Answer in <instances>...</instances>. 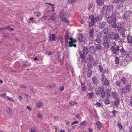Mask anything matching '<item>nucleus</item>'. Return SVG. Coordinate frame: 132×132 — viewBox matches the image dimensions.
Instances as JSON below:
<instances>
[{
    "label": "nucleus",
    "mask_w": 132,
    "mask_h": 132,
    "mask_svg": "<svg viewBox=\"0 0 132 132\" xmlns=\"http://www.w3.org/2000/svg\"><path fill=\"white\" fill-rule=\"evenodd\" d=\"M108 9V7L105 5H104L102 8V14L103 16H105L107 13V10Z\"/></svg>",
    "instance_id": "423d86ee"
},
{
    "label": "nucleus",
    "mask_w": 132,
    "mask_h": 132,
    "mask_svg": "<svg viewBox=\"0 0 132 132\" xmlns=\"http://www.w3.org/2000/svg\"><path fill=\"white\" fill-rule=\"evenodd\" d=\"M95 42H96L98 44H100L101 42V39L100 38H98L97 37V38L95 39Z\"/></svg>",
    "instance_id": "49530a36"
},
{
    "label": "nucleus",
    "mask_w": 132,
    "mask_h": 132,
    "mask_svg": "<svg viewBox=\"0 0 132 132\" xmlns=\"http://www.w3.org/2000/svg\"><path fill=\"white\" fill-rule=\"evenodd\" d=\"M100 93H101V97L102 98H104L105 96V92L104 90V88L102 87V90L101 91Z\"/></svg>",
    "instance_id": "ddd939ff"
},
{
    "label": "nucleus",
    "mask_w": 132,
    "mask_h": 132,
    "mask_svg": "<svg viewBox=\"0 0 132 132\" xmlns=\"http://www.w3.org/2000/svg\"><path fill=\"white\" fill-rule=\"evenodd\" d=\"M121 81L123 82V83L124 84H125L126 83V82L127 81V79L125 77H123L122 78H121Z\"/></svg>",
    "instance_id": "e433bc0d"
},
{
    "label": "nucleus",
    "mask_w": 132,
    "mask_h": 132,
    "mask_svg": "<svg viewBox=\"0 0 132 132\" xmlns=\"http://www.w3.org/2000/svg\"><path fill=\"white\" fill-rule=\"evenodd\" d=\"M117 126L120 130H123V127L120 124H117Z\"/></svg>",
    "instance_id": "5fc2aeb1"
},
{
    "label": "nucleus",
    "mask_w": 132,
    "mask_h": 132,
    "mask_svg": "<svg viewBox=\"0 0 132 132\" xmlns=\"http://www.w3.org/2000/svg\"><path fill=\"white\" fill-rule=\"evenodd\" d=\"M96 49H97L98 50H100L102 48V47L101 44L99 43L96 44Z\"/></svg>",
    "instance_id": "f704fd0d"
},
{
    "label": "nucleus",
    "mask_w": 132,
    "mask_h": 132,
    "mask_svg": "<svg viewBox=\"0 0 132 132\" xmlns=\"http://www.w3.org/2000/svg\"><path fill=\"white\" fill-rule=\"evenodd\" d=\"M87 67L88 68V69L91 70V68L92 69V64L90 62H88L87 64Z\"/></svg>",
    "instance_id": "ea45409f"
},
{
    "label": "nucleus",
    "mask_w": 132,
    "mask_h": 132,
    "mask_svg": "<svg viewBox=\"0 0 132 132\" xmlns=\"http://www.w3.org/2000/svg\"><path fill=\"white\" fill-rule=\"evenodd\" d=\"M76 104L75 101H71L69 103L70 105H75Z\"/></svg>",
    "instance_id": "6e6d98bb"
},
{
    "label": "nucleus",
    "mask_w": 132,
    "mask_h": 132,
    "mask_svg": "<svg viewBox=\"0 0 132 132\" xmlns=\"http://www.w3.org/2000/svg\"><path fill=\"white\" fill-rule=\"evenodd\" d=\"M81 90L83 91H85L86 89V86L84 85L82 82H81Z\"/></svg>",
    "instance_id": "2f4dec72"
},
{
    "label": "nucleus",
    "mask_w": 132,
    "mask_h": 132,
    "mask_svg": "<svg viewBox=\"0 0 132 132\" xmlns=\"http://www.w3.org/2000/svg\"><path fill=\"white\" fill-rule=\"evenodd\" d=\"M55 85L54 84L49 85L47 86L48 88H49L53 87L55 86Z\"/></svg>",
    "instance_id": "774afa93"
},
{
    "label": "nucleus",
    "mask_w": 132,
    "mask_h": 132,
    "mask_svg": "<svg viewBox=\"0 0 132 132\" xmlns=\"http://www.w3.org/2000/svg\"><path fill=\"white\" fill-rule=\"evenodd\" d=\"M94 94L92 92L87 93V96L88 98L89 99H91L94 96Z\"/></svg>",
    "instance_id": "bb28decb"
},
{
    "label": "nucleus",
    "mask_w": 132,
    "mask_h": 132,
    "mask_svg": "<svg viewBox=\"0 0 132 132\" xmlns=\"http://www.w3.org/2000/svg\"><path fill=\"white\" fill-rule=\"evenodd\" d=\"M125 55H126L125 56H126V57L125 58V60H128V59H129V60H130V59H131V58L129 56L126 54H125Z\"/></svg>",
    "instance_id": "864d4df0"
},
{
    "label": "nucleus",
    "mask_w": 132,
    "mask_h": 132,
    "mask_svg": "<svg viewBox=\"0 0 132 132\" xmlns=\"http://www.w3.org/2000/svg\"><path fill=\"white\" fill-rule=\"evenodd\" d=\"M83 36L82 34L80 33L78 34V39L79 42H82L83 41Z\"/></svg>",
    "instance_id": "2eb2a0df"
},
{
    "label": "nucleus",
    "mask_w": 132,
    "mask_h": 132,
    "mask_svg": "<svg viewBox=\"0 0 132 132\" xmlns=\"http://www.w3.org/2000/svg\"><path fill=\"white\" fill-rule=\"evenodd\" d=\"M87 87L88 90L89 91H92L93 88V87L92 86L90 83L89 82L88 84Z\"/></svg>",
    "instance_id": "393cba45"
},
{
    "label": "nucleus",
    "mask_w": 132,
    "mask_h": 132,
    "mask_svg": "<svg viewBox=\"0 0 132 132\" xmlns=\"http://www.w3.org/2000/svg\"><path fill=\"white\" fill-rule=\"evenodd\" d=\"M79 54H80V57L81 58L83 59H84L86 57L85 55L86 54H82L80 52H79Z\"/></svg>",
    "instance_id": "c03bdc74"
},
{
    "label": "nucleus",
    "mask_w": 132,
    "mask_h": 132,
    "mask_svg": "<svg viewBox=\"0 0 132 132\" xmlns=\"http://www.w3.org/2000/svg\"><path fill=\"white\" fill-rule=\"evenodd\" d=\"M97 128L98 129L100 130L102 126L101 123L99 121L97 122L96 123Z\"/></svg>",
    "instance_id": "c85d7f7f"
},
{
    "label": "nucleus",
    "mask_w": 132,
    "mask_h": 132,
    "mask_svg": "<svg viewBox=\"0 0 132 132\" xmlns=\"http://www.w3.org/2000/svg\"><path fill=\"white\" fill-rule=\"evenodd\" d=\"M131 88L130 85L129 84L127 83L126 86V90L129 91L130 90Z\"/></svg>",
    "instance_id": "4c0bfd02"
},
{
    "label": "nucleus",
    "mask_w": 132,
    "mask_h": 132,
    "mask_svg": "<svg viewBox=\"0 0 132 132\" xmlns=\"http://www.w3.org/2000/svg\"><path fill=\"white\" fill-rule=\"evenodd\" d=\"M102 78L101 79V81H103V80L104 79H105V78H104L105 77V75H104V73H102Z\"/></svg>",
    "instance_id": "69168bd1"
},
{
    "label": "nucleus",
    "mask_w": 132,
    "mask_h": 132,
    "mask_svg": "<svg viewBox=\"0 0 132 132\" xmlns=\"http://www.w3.org/2000/svg\"><path fill=\"white\" fill-rule=\"evenodd\" d=\"M105 1L103 0H97L96 3L98 6H102L103 5Z\"/></svg>",
    "instance_id": "4468645a"
},
{
    "label": "nucleus",
    "mask_w": 132,
    "mask_h": 132,
    "mask_svg": "<svg viewBox=\"0 0 132 132\" xmlns=\"http://www.w3.org/2000/svg\"><path fill=\"white\" fill-rule=\"evenodd\" d=\"M131 14V12L129 11L126 12L123 16V19L124 20L127 19L130 16Z\"/></svg>",
    "instance_id": "6e6552de"
},
{
    "label": "nucleus",
    "mask_w": 132,
    "mask_h": 132,
    "mask_svg": "<svg viewBox=\"0 0 132 132\" xmlns=\"http://www.w3.org/2000/svg\"><path fill=\"white\" fill-rule=\"evenodd\" d=\"M112 94V97L114 99H115L117 97V93L116 92L114 91V92H111Z\"/></svg>",
    "instance_id": "c756f323"
},
{
    "label": "nucleus",
    "mask_w": 132,
    "mask_h": 132,
    "mask_svg": "<svg viewBox=\"0 0 132 132\" xmlns=\"http://www.w3.org/2000/svg\"><path fill=\"white\" fill-rule=\"evenodd\" d=\"M115 64H117L119 63V58L117 56H116L115 58Z\"/></svg>",
    "instance_id": "a18cd8bd"
},
{
    "label": "nucleus",
    "mask_w": 132,
    "mask_h": 132,
    "mask_svg": "<svg viewBox=\"0 0 132 132\" xmlns=\"http://www.w3.org/2000/svg\"><path fill=\"white\" fill-rule=\"evenodd\" d=\"M103 44L105 48L108 49L109 47V44L107 42H103Z\"/></svg>",
    "instance_id": "a878e982"
},
{
    "label": "nucleus",
    "mask_w": 132,
    "mask_h": 132,
    "mask_svg": "<svg viewBox=\"0 0 132 132\" xmlns=\"http://www.w3.org/2000/svg\"><path fill=\"white\" fill-rule=\"evenodd\" d=\"M125 28L121 24H118L117 27V30L120 32H122L124 31Z\"/></svg>",
    "instance_id": "9d476101"
},
{
    "label": "nucleus",
    "mask_w": 132,
    "mask_h": 132,
    "mask_svg": "<svg viewBox=\"0 0 132 132\" xmlns=\"http://www.w3.org/2000/svg\"><path fill=\"white\" fill-rule=\"evenodd\" d=\"M95 18L94 16V15H91L90 16H89V19H90L91 20H93L95 21Z\"/></svg>",
    "instance_id": "603ef678"
},
{
    "label": "nucleus",
    "mask_w": 132,
    "mask_h": 132,
    "mask_svg": "<svg viewBox=\"0 0 132 132\" xmlns=\"http://www.w3.org/2000/svg\"><path fill=\"white\" fill-rule=\"evenodd\" d=\"M114 99L115 100L114 102V105L117 106H118L120 103V100L118 98H116Z\"/></svg>",
    "instance_id": "5701e85b"
},
{
    "label": "nucleus",
    "mask_w": 132,
    "mask_h": 132,
    "mask_svg": "<svg viewBox=\"0 0 132 132\" xmlns=\"http://www.w3.org/2000/svg\"><path fill=\"white\" fill-rule=\"evenodd\" d=\"M42 105V103L41 102L38 103L37 104V107L40 108Z\"/></svg>",
    "instance_id": "8fccbe9b"
},
{
    "label": "nucleus",
    "mask_w": 132,
    "mask_h": 132,
    "mask_svg": "<svg viewBox=\"0 0 132 132\" xmlns=\"http://www.w3.org/2000/svg\"><path fill=\"white\" fill-rule=\"evenodd\" d=\"M120 52L123 54H126L125 53H127L126 51L122 47V48L120 49Z\"/></svg>",
    "instance_id": "37998d69"
},
{
    "label": "nucleus",
    "mask_w": 132,
    "mask_h": 132,
    "mask_svg": "<svg viewBox=\"0 0 132 132\" xmlns=\"http://www.w3.org/2000/svg\"><path fill=\"white\" fill-rule=\"evenodd\" d=\"M55 34H53L52 35V38L51 36H49L48 37L49 38L48 41L51 42L52 40L54 41L55 40Z\"/></svg>",
    "instance_id": "a211bd4d"
},
{
    "label": "nucleus",
    "mask_w": 132,
    "mask_h": 132,
    "mask_svg": "<svg viewBox=\"0 0 132 132\" xmlns=\"http://www.w3.org/2000/svg\"><path fill=\"white\" fill-rule=\"evenodd\" d=\"M110 49L113 54H117V52L120 51V46L118 45H117L116 47L114 46H112L111 47Z\"/></svg>",
    "instance_id": "7ed1b4c3"
},
{
    "label": "nucleus",
    "mask_w": 132,
    "mask_h": 132,
    "mask_svg": "<svg viewBox=\"0 0 132 132\" xmlns=\"http://www.w3.org/2000/svg\"><path fill=\"white\" fill-rule=\"evenodd\" d=\"M109 97H107L103 100L104 103L106 105L109 104L110 103Z\"/></svg>",
    "instance_id": "dca6fc26"
},
{
    "label": "nucleus",
    "mask_w": 132,
    "mask_h": 132,
    "mask_svg": "<svg viewBox=\"0 0 132 132\" xmlns=\"http://www.w3.org/2000/svg\"><path fill=\"white\" fill-rule=\"evenodd\" d=\"M108 40V37L106 35H105L102 36V40L104 42H107Z\"/></svg>",
    "instance_id": "7c9ffc66"
},
{
    "label": "nucleus",
    "mask_w": 132,
    "mask_h": 132,
    "mask_svg": "<svg viewBox=\"0 0 132 132\" xmlns=\"http://www.w3.org/2000/svg\"><path fill=\"white\" fill-rule=\"evenodd\" d=\"M70 16V14L69 12H61L60 14V19L62 18L69 17Z\"/></svg>",
    "instance_id": "20e7f679"
},
{
    "label": "nucleus",
    "mask_w": 132,
    "mask_h": 132,
    "mask_svg": "<svg viewBox=\"0 0 132 132\" xmlns=\"http://www.w3.org/2000/svg\"><path fill=\"white\" fill-rule=\"evenodd\" d=\"M105 94L107 97H110V93L111 92V90L109 89H107L105 91Z\"/></svg>",
    "instance_id": "cd10ccee"
},
{
    "label": "nucleus",
    "mask_w": 132,
    "mask_h": 132,
    "mask_svg": "<svg viewBox=\"0 0 132 132\" xmlns=\"http://www.w3.org/2000/svg\"><path fill=\"white\" fill-rule=\"evenodd\" d=\"M121 81H116V84L117 86H118L119 87L121 86Z\"/></svg>",
    "instance_id": "09e8293b"
},
{
    "label": "nucleus",
    "mask_w": 132,
    "mask_h": 132,
    "mask_svg": "<svg viewBox=\"0 0 132 132\" xmlns=\"http://www.w3.org/2000/svg\"><path fill=\"white\" fill-rule=\"evenodd\" d=\"M93 6V5L91 4H89V5H88V9L89 11H90V8L92 7Z\"/></svg>",
    "instance_id": "e2e57ef3"
},
{
    "label": "nucleus",
    "mask_w": 132,
    "mask_h": 132,
    "mask_svg": "<svg viewBox=\"0 0 132 132\" xmlns=\"http://www.w3.org/2000/svg\"><path fill=\"white\" fill-rule=\"evenodd\" d=\"M94 31V29L93 28L91 29L89 31V35L90 37H94L93 32Z\"/></svg>",
    "instance_id": "6ab92c4d"
},
{
    "label": "nucleus",
    "mask_w": 132,
    "mask_h": 132,
    "mask_svg": "<svg viewBox=\"0 0 132 132\" xmlns=\"http://www.w3.org/2000/svg\"><path fill=\"white\" fill-rule=\"evenodd\" d=\"M90 52L92 54H94L97 51L96 48L94 46H92L89 47Z\"/></svg>",
    "instance_id": "9b49d317"
},
{
    "label": "nucleus",
    "mask_w": 132,
    "mask_h": 132,
    "mask_svg": "<svg viewBox=\"0 0 132 132\" xmlns=\"http://www.w3.org/2000/svg\"><path fill=\"white\" fill-rule=\"evenodd\" d=\"M95 21L93 20H91L90 22L89 23V26L90 27H92L94 25Z\"/></svg>",
    "instance_id": "79ce46f5"
},
{
    "label": "nucleus",
    "mask_w": 132,
    "mask_h": 132,
    "mask_svg": "<svg viewBox=\"0 0 132 132\" xmlns=\"http://www.w3.org/2000/svg\"><path fill=\"white\" fill-rule=\"evenodd\" d=\"M103 17L101 14H99L95 18V21L96 22L98 21H101L103 19Z\"/></svg>",
    "instance_id": "f8f14e48"
},
{
    "label": "nucleus",
    "mask_w": 132,
    "mask_h": 132,
    "mask_svg": "<svg viewBox=\"0 0 132 132\" xmlns=\"http://www.w3.org/2000/svg\"><path fill=\"white\" fill-rule=\"evenodd\" d=\"M6 99L10 101H12L13 102H14L13 99L11 97H10L8 96L6 97Z\"/></svg>",
    "instance_id": "3c124183"
},
{
    "label": "nucleus",
    "mask_w": 132,
    "mask_h": 132,
    "mask_svg": "<svg viewBox=\"0 0 132 132\" xmlns=\"http://www.w3.org/2000/svg\"><path fill=\"white\" fill-rule=\"evenodd\" d=\"M102 88V87H99L96 89L95 94L96 95H98L100 94Z\"/></svg>",
    "instance_id": "aec40b11"
},
{
    "label": "nucleus",
    "mask_w": 132,
    "mask_h": 132,
    "mask_svg": "<svg viewBox=\"0 0 132 132\" xmlns=\"http://www.w3.org/2000/svg\"><path fill=\"white\" fill-rule=\"evenodd\" d=\"M120 33V35H121L123 37H125V33L124 31L122 32H121Z\"/></svg>",
    "instance_id": "13d9d810"
},
{
    "label": "nucleus",
    "mask_w": 132,
    "mask_h": 132,
    "mask_svg": "<svg viewBox=\"0 0 132 132\" xmlns=\"http://www.w3.org/2000/svg\"><path fill=\"white\" fill-rule=\"evenodd\" d=\"M118 112L116 111L115 110H113L112 111V113L113 116H116V113H118Z\"/></svg>",
    "instance_id": "680f3d73"
},
{
    "label": "nucleus",
    "mask_w": 132,
    "mask_h": 132,
    "mask_svg": "<svg viewBox=\"0 0 132 132\" xmlns=\"http://www.w3.org/2000/svg\"><path fill=\"white\" fill-rule=\"evenodd\" d=\"M88 60L90 62H91L93 60V56L92 55H89L88 56Z\"/></svg>",
    "instance_id": "a19ab883"
},
{
    "label": "nucleus",
    "mask_w": 132,
    "mask_h": 132,
    "mask_svg": "<svg viewBox=\"0 0 132 132\" xmlns=\"http://www.w3.org/2000/svg\"><path fill=\"white\" fill-rule=\"evenodd\" d=\"M69 33L68 31H66L65 32V42L67 43H68V39L69 38Z\"/></svg>",
    "instance_id": "f3484780"
},
{
    "label": "nucleus",
    "mask_w": 132,
    "mask_h": 132,
    "mask_svg": "<svg viewBox=\"0 0 132 132\" xmlns=\"http://www.w3.org/2000/svg\"><path fill=\"white\" fill-rule=\"evenodd\" d=\"M51 15H52V16L50 17L51 20L53 21H55V19L54 18V15L53 13H52Z\"/></svg>",
    "instance_id": "4d7b16f0"
},
{
    "label": "nucleus",
    "mask_w": 132,
    "mask_h": 132,
    "mask_svg": "<svg viewBox=\"0 0 132 132\" xmlns=\"http://www.w3.org/2000/svg\"><path fill=\"white\" fill-rule=\"evenodd\" d=\"M108 7V9H109L110 10H112L113 8V6L112 5H107Z\"/></svg>",
    "instance_id": "0e129e2a"
},
{
    "label": "nucleus",
    "mask_w": 132,
    "mask_h": 132,
    "mask_svg": "<svg viewBox=\"0 0 132 132\" xmlns=\"http://www.w3.org/2000/svg\"><path fill=\"white\" fill-rule=\"evenodd\" d=\"M95 105L97 107H100L101 105V104L100 103H99L98 102H97L95 104Z\"/></svg>",
    "instance_id": "052dcab7"
},
{
    "label": "nucleus",
    "mask_w": 132,
    "mask_h": 132,
    "mask_svg": "<svg viewBox=\"0 0 132 132\" xmlns=\"http://www.w3.org/2000/svg\"><path fill=\"white\" fill-rule=\"evenodd\" d=\"M82 52L83 54H87L88 53V48L86 47H84Z\"/></svg>",
    "instance_id": "473e14b6"
},
{
    "label": "nucleus",
    "mask_w": 132,
    "mask_h": 132,
    "mask_svg": "<svg viewBox=\"0 0 132 132\" xmlns=\"http://www.w3.org/2000/svg\"><path fill=\"white\" fill-rule=\"evenodd\" d=\"M92 80L93 83L96 86H97V84L99 83L98 79L96 76L93 77L92 78Z\"/></svg>",
    "instance_id": "0eeeda50"
},
{
    "label": "nucleus",
    "mask_w": 132,
    "mask_h": 132,
    "mask_svg": "<svg viewBox=\"0 0 132 132\" xmlns=\"http://www.w3.org/2000/svg\"><path fill=\"white\" fill-rule=\"evenodd\" d=\"M99 69L100 70V71L101 72H102L103 70V68L102 66L100 65H99Z\"/></svg>",
    "instance_id": "bf43d9fd"
},
{
    "label": "nucleus",
    "mask_w": 132,
    "mask_h": 132,
    "mask_svg": "<svg viewBox=\"0 0 132 132\" xmlns=\"http://www.w3.org/2000/svg\"><path fill=\"white\" fill-rule=\"evenodd\" d=\"M127 39L128 43H132V36H128L127 37Z\"/></svg>",
    "instance_id": "72a5a7b5"
},
{
    "label": "nucleus",
    "mask_w": 132,
    "mask_h": 132,
    "mask_svg": "<svg viewBox=\"0 0 132 132\" xmlns=\"http://www.w3.org/2000/svg\"><path fill=\"white\" fill-rule=\"evenodd\" d=\"M122 92H121V93L123 94L124 95L125 94V89L124 88H121Z\"/></svg>",
    "instance_id": "338daca9"
},
{
    "label": "nucleus",
    "mask_w": 132,
    "mask_h": 132,
    "mask_svg": "<svg viewBox=\"0 0 132 132\" xmlns=\"http://www.w3.org/2000/svg\"><path fill=\"white\" fill-rule=\"evenodd\" d=\"M62 21V22H64L67 24H69L70 22L66 18H61Z\"/></svg>",
    "instance_id": "b1692460"
},
{
    "label": "nucleus",
    "mask_w": 132,
    "mask_h": 132,
    "mask_svg": "<svg viewBox=\"0 0 132 132\" xmlns=\"http://www.w3.org/2000/svg\"><path fill=\"white\" fill-rule=\"evenodd\" d=\"M102 83L104 84L105 85L107 86H109L110 84L109 83V81H108V80L106 79V78H105L104 80L103 81H102Z\"/></svg>",
    "instance_id": "412c9836"
},
{
    "label": "nucleus",
    "mask_w": 132,
    "mask_h": 132,
    "mask_svg": "<svg viewBox=\"0 0 132 132\" xmlns=\"http://www.w3.org/2000/svg\"><path fill=\"white\" fill-rule=\"evenodd\" d=\"M69 39L70 41L69 42H70V43H76L77 42L76 40L73 39L72 37L70 38Z\"/></svg>",
    "instance_id": "58836bf2"
},
{
    "label": "nucleus",
    "mask_w": 132,
    "mask_h": 132,
    "mask_svg": "<svg viewBox=\"0 0 132 132\" xmlns=\"http://www.w3.org/2000/svg\"><path fill=\"white\" fill-rule=\"evenodd\" d=\"M106 22L102 21L100 22L98 24V28L99 29H102L105 28L104 27L106 26Z\"/></svg>",
    "instance_id": "1a4fd4ad"
},
{
    "label": "nucleus",
    "mask_w": 132,
    "mask_h": 132,
    "mask_svg": "<svg viewBox=\"0 0 132 132\" xmlns=\"http://www.w3.org/2000/svg\"><path fill=\"white\" fill-rule=\"evenodd\" d=\"M110 37L112 40H118L119 37V34L114 32H111L110 34Z\"/></svg>",
    "instance_id": "f03ea898"
},
{
    "label": "nucleus",
    "mask_w": 132,
    "mask_h": 132,
    "mask_svg": "<svg viewBox=\"0 0 132 132\" xmlns=\"http://www.w3.org/2000/svg\"><path fill=\"white\" fill-rule=\"evenodd\" d=\"M103 32L102 33L99 32L97 34V37L98 38L101 37L102 36V35H105L108 31V28L107 27H106L104 28V30H103Z\"/></svg>",
    "instance_id": "39448f33"
},
{
    "label": "nucleus",
    "mask_w": 132,
    "mask_h": 132,
    "mask_svg": "<svg viewBox=\"0 0 132 132\" xmlns=\"http://www.w3.org/2000/svg\"><path fill=\"white\" fill-rule=\"evenodd\" d=\"M116 14L115 12H113L111 16H109L106 18V20L109 24L111 23L112 28H116L117 27V24L116 23Z\"/></svg>",
    "instance_id": "f257e3e1"
},
{
    "label": "nucleus",
    "mask_w": 132,
    "mask_h": 132,
    "mask_svg": "<svg viewBox=\"0 0 132 132\" xmlns=\"http://www.w3.org/2000/svg\"><path fill=\"white\" fill-rule=\"evenodd\" d=\"M68 46L70 47H71L72 46H73L76 48L77 47V45L75 44H73V43H70V42H68Z\"/></svg>",
    "instance_id": "c9c22d12"
},
{
    "label": "nucleus",
    "mask_w": 132,
    "mask_h": 132,
    "mask_svg": "<svg viewBox=\"0 0 132 132\" xmlns=\"http://www.w3.org/2000/svg\"><path fill=\"white\" fill-rule=\"evenodd\" d=\"M62 38L61 36H58V37L57 40V43H60L62 42Z\"/></svg>",
    "instance_id": "de8ad7c7"
},
{
    "label": "nucleus",
    "mask_w": 132,
    "mask_h": 132,
    "mask_svg": "<svg viewBox=\"0 0 132 132\" xmlns=\"http://www.w3.org/2000/svg\"><path fill=\"white\" fill-rule=\"evenodd\" d=\"M87 77H90L92 75V71L91 70L88 69L87 71Z\"/></svg>",
    "instance_id": "4be33fe9"
}]
</instances>
